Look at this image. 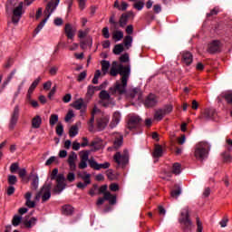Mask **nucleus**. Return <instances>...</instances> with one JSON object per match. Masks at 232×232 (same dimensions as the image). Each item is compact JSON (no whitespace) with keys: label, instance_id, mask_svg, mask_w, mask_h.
Instances as JSON below:
<instances>
[{"label":"nucleus","instance_id":"603ef678","mask_svg":"<svg viewBox=\"0 0 232 232\" xmlns=\"http://www.w3.org/2000/svg\"><path fill=\"white\" fill-rule=\"evenodd\" d=\"M102 34L105 39H109L111 37L110 30L108 26H105L102 29Z\"/></svg>","mask_w":232,"mask_h":232},{"label":"nucleus","instance_id":"774afa93","mask_svg":"<svg viewBox=\"0 0 232 232\" xmlns=\"http://www.w3.org/2000/svg\"><path fill=\"white\" fill-rule=\"evenodd\" d=\"M197 227H198L197 231L198 232H202L203 227H202V223H201L199 218H197Z\"/></svg>","mask_w":232,"mask_h":232},{"label":"nucleus","instance_id":"6e6552de","mask_svg":"<svg viewBox=\"0 0 232 232\" xmlns=\"http://www.w3.org/2000/svg\"><path fill=\"white\" fill-rule=\"evenodd\" d=\"M114 162L118 165L120 168H126V166L129 164L130 157L128 150H125L123 151V154L121 152H116L113 156Z\"/></svg>","mask_w":232,"mask_h":232},{"label":"nucleus","instance_id":"e2e57ef3","mask_svg":"<svg viewBox=\"0 0 232 232\" xmlns=\"http://www.w3.org/2000/svg\"><path fill=\"white\" fill-rule=\"evenodd\" d=\"M72 117H74V113L73 111L71 110L67 112V115H65V122H69Z\"/></svg>","mask_w":232,"mask_h":232},{"label":"nucleus","instance_id":"4c0bfd02","mask_svg":"<svg viewBox=\"0 0 232 232\" xmlns=\"http://www.w3.org/2000/svg\"><path fill=\"white\" fill-rule=\"evenodd\" d=\"M172 172L175 175H179L180 174V172H181V166H180L179 163L176 162V163L173 164Z\"/></svg>","mask_w":232,"mask_h":232},{"label":"nucleus","instance_id":"423d86ee","mask_svg":"<svg viewBox=\"0 0 232 232\" xmlns=\"http://www.w3.org/2000/svg\"><path fill=\"white\" fill-rule=\"evenodd\" d=\"M52 188H53L52 182H46L43 186L41 190L37 192L34 199L36 201H39L40 198H42L43 203L47 202L51 198V196H52V194H51Z\"/></svg>","mask_w":232,"mask_h":232},{"label":"nucleus","instance_id":"c03bdc74","mask_svg":"<svg viewBox=\"0 0 232 232\" xmlns=\"http://www.w3.org/2000/svg\"><path fill=\"white\" fill-rule=\"evenodd\" d=\"M59 121V117L57 114H52L50 117V125L55 126Z\"/></svg>","mask_w":232,"mask_h":232},{"label":"nucleus","instance_id":"a211bd4d","mask_svg":"<svg viewBox=\"0 0 232 232\" xmlns=\"http://www.w3.org/2000/svg\"><path fill=\"white\" fill-rule=\"evenodd\" d=\"M72 107L76 110H81L82 112H85L87 109V103L84 102L83 99H78L74 101V103H72Z\"/></svg>","mask_w":232,"mask_h":232},{"label":"nucleus","instance_id":"f3484780","mask_svg":"<svg viewBox=\"0 0 232 232\" xmlns=\"http://www.w3.org/2000/svg\"><path fill=\"white\" fill-rule=\"evenodd\" d=\"M217 117V111L215 109L209 108L206 109L202 114V118L208 120V121H215Z\"/></svg>","mask_w":232,"mask_h":232},{"label":"nucleus","instance_id":"338daca9","mask_svg":"<svg viewBox=\"0 0 232 232\" xmlns=\"http://www.w3.org/2000/svg\"><path fill=\"white\" fill-rule=\"evenodd\" d=\"M228 220L229 219H228L227 216H225V218L219 223L221 227H226L227 226Z\"/></svg>","mask_w":232,"mask_h":232},{"label":"nucleus","instance_id":"e433bc0d","mask_svg":"<svg viewBox=\"0 0 232 232\" xmlns=\"http://www.w3.org/2000/svg\"><path fill=\"white\" fill-rule=\"evenodd\" d=\"M22 220H23L22 216H17V215L14 216V218L12 219V224L14 227H17L21 224Z\"/></svg>","mask_w":232,"mask_h":232},{"label":"nucleus","instance_id":"ddd939ff","mask_svg":"<svg viewBox=\"0 0 232 232\" xmlns=\"http://www.w3.org/2000/svg\"><path fill=\"white\" fill-rule=\"evenodd\" d=\"M158 102L159 98L155 94L150 93L145 98L144 106L147 108H153L157 105Z\"/></svg>","mask_w":232,"mask_h":232},{"label":"nucleus","instance_id":"72a5a7b5","mask_svg":"<svg viewBox=\"0 0 232 232\" xmlns=\"http://www.w3.org/2000/svg\"><path fill=\"white\" fill-rule=\"evenodd\" d=\"M132 43H133L132 36H130V35L125 36V38L123 40V44L127 50H129L132 46Z\"/></svg>","mask_w":232,"mask_h":232},{"label":"nucleus","instance_id":"f257e3e1","mask_svg":"<svg viewBox=\"0 0 232 232\" xmlns=\"http://www.w3.org/2000/svg\"><path fill=\"white\" fill-rule=\"evenodd\" d=\"M119 75L121 82L117 81L113 86L110 87L109 92L111 95H123L127 92L128 82L131 75V66L130 64H119Z\"/></svg>","mask_w":232,"mask_h":232},{"label":"nucleus","instance_id":"dca6fc26","mask_svg":"<svg viewBox=\"0 0 232 232\" xmlns=\"http://www.w3.org/2000/svg\"><path fill=\"white\" fill-rule=\"evenodd\" d=\"M76 34V29L71 24H65V35L67 39L73 41Z\"/></svg>","mask_w":232,"mask_h":232},{"label":"nucleus","instance_id":"20e7f679","mask_svg":"<svg viewBox=\"0 0 232 232\" xmlns=\"http://www.w3.org/2000/svg\"><path fill=\"white\" fill-rule=\"evenodd\" d=\"M210 150V145L208 142H198L195 146L194 155L195 158L199 160L203 161L208 156V152Z\"/></svg>","mask_w":232,"mask_h":232},{"label":"nucleus","instance_id":"864d4df0","mask_svg":"<svg viewBox=\"0 0 232 232\" xmlns=\"http://www.w3.org/2000/svg\"><path fill=\"white\" fill-rule=\"evenodd\" d=\"M17 183V178L15 175H9L8 176V184L9 185H15Z\"/></svg>","mask_w":232,"mask_h":232},{"label":"nucleus","instance_id":"3c124183","mask_svg":"<svg viewBox=\"0 0 232 232\" xmlns=\"http://www.w3.org/2000/svg\"><path fill=\"white\" fill-rule=\"evenodd\" d=\"M175 189L171 191V197L172 198H178L181 194V188L178 186H175Z\"/></svg>","mask_w":232,"mask_h":232},{"label":"nucleus","instance_id":"0e129e2a","mask_svg":"<svg viewBox=\"0 0 232 232\" xmlns=\"http://www.w3.org/2000/svg\"><path fill=\"white\" fill-rule=\"evenodd\" d=\"M172 106L171 105H166L162 111H163V113L166 115V114H169L172 111Z\"/></svg>","mask_w":232,"mask_h":232},{"label":"nucleus","instance_id":"473e14b6","mask_svg":"<svg viewBox=\"0 0 232 232\" xmlns=\"http://www.w3.org/2000/svg\"><path fill=\"white\" fill-rule=\"evenodd\" d=\"M164 116H166V114L164 113V111L162 109H159L154 113V120H156L158 121H162Z\"/></svg>","mask_w":232,"mask_h":232},{"label":"nucleus","instance_id":"5701e85b","mask_svg":"<svg viewBox=\"0 0 232 232\" xmlns=\"http://www.w3.org/2000/svg\"><path fill=\"white\" fill-rule=\"evenodd\" d=\"M182 62L186 64V65H190L193 62V56L189 52H183L182 53Z\"/></svg>","mask_w":232,"mask_h":232},{"label":"nucleus","instance_id":"ea45409f","mask_svg":"<svg viewBox=\"0 0 232 232\" xmlns=\"http://www.w3.org/2000/svg\"><path fill=\"white\" fill-rule=\"evenodd\" d=\"M88 46H92V40H82V42H80V47L84 50L87 48Z\"/></svg>","mask_w":232,"mask_h":232},{"label":"nucleus","instance_id":"4d7b16f0","mask_svg":"<svg viewBox=\"0 0 232 232\" xmlns=\"http://www.w3.org/2000/svg\"><path fill=\"white\" fill-rule=\"evenodd\" d=\"M222 156L225 163H230L232 161V157L230 156L229 153L224 152Z\"/></svg>","mask_w":232,"mask_h":232},{"label":"nucleus","instance_id":"0eeeda50","mask_svg":"<svg viewBox=\"0 0 232 232\" xmlns=\"http://www.w3.org/2000/svg\"><path fill=\"white\" fill-rule=\"evenodd\" d=\"M143 121L139 115H130L128 120V130L130 131H139L142 128Z\"/></svg>","mask_w":232,"mask_h":232},{"label":"nucleus","instance_id":"c85d7f7f","mask_svg":"<svg viewBox=\"0 0 232 232\" xmlns=\"http://www.w3.org/2000/svg\"><path fill=\"white\" fill-rule=\"evenodd\" d=\"M73 208L71 205H63L62 207V213L65 216H71L72 215Z\"/></svg>","mask_w":232,"mask_h":232},{"label":"nucleus","instance_id":"69168bd1","mask_svg":"<svg viewBox=\"0 0 232 232\" xmlns=\"http://www.w3.org/2000/svg\"><path fill=\"white\" fill-rule=\"evenodd\" d=\"M75 180V174L73 172H69L67 174V181L72 183Z\"/></svg>","mask_w":232,"mask_h":232},{"label":"nucleus","instance_id":"09e8293b","mask_svg":"<svg viewBox=\"0 0 232 232\" xmlns=\"http://www.w3.org/2000/svg\"><path fill=\"white\" fill-rule=\"evenodd\" d=\"M94 93H95V86H93V85H89V86L87 87L86 96H87V97H92V96H93Z\"/></svg>","mask_w":232,"mask_h":232},{"label":"nucleus","instance_id":"f8f14e48","mask_svg":"<svg viewBox=\"0 0 232 232\" xmlns=\"http://www.w3.org/2000/svg\"><path fill=\"white\" fill-rule=\"evenodd\" d=\"M221 46H222V44H221V42H219V40H213L208 45V52L211 54L220 53L221 52Z\"/></svg>","mask_w":232,"mask_h":232},{"label":"nucleus","instance_id":"37998d69","mask_svg":"<svg viewBox=\"0 0 232 232\" xmlns=\"http://www.w3.org/2000/svg\"><path fill=\"white\" fill-rule=\"evenodd\" d=\"M38 187H39V177L34 176V178L33 179V181H32V189L37 190Z\"/></svg>","mask_w":232,"mask_h":232},{"label":"nucleus","instance_id":"052dcab7","mask_svg":"<svg viewBox=\"0 0 232 232\" xmlns=\"http://www.w3.org/2000/svg\"><path fill=\"white\" fill-rule=\"evenodd\" d=\"M88 185H90V183H86L84 181L83 182L80 181V182H78V184H76V188H78L79 189L83 190L87 188Z\"/></svg>","mask_w":232,"mask_h":232},{"label":"nucleus","instance_id":"412c9836","mask_svg":"<svg viewBox=\"0 0 232 232\" xmlns=\"http://www.w3.org/2000/svg\"><path fill=\"white\" fill-rule=\"evenodd\" d=\"M164 154V150L162 149V146L160 144H156L154 148V151L152 153V156L154 159H160L162 158V155Z\"/></svg>","mask_w":232,"mask_h":232},{"label":"nucleus","instance_id":"b1692460","mask_svg":"<svg viewBox=\"0 0 232 232\" xmlns=\"http://www.w3.org/2000/svg\"><path fill=\"white\" fill-rule=\"evenodd\" d=\"M118 74H120V64L118 62H113L111 63V68L110 69V75L116 77Z\"/></svg>","mask_w":232,"mask_h":232},{"label":"nucleus","instance_id":"680f3d73","mask_svg":"<svg viewBox=\"0 0 232 232\" xmlns=\"http://www.w3.org/2000/svg\"><path fill=\"white\" fill-rule=\"evenodd\" d=\"M57 158L55 156H52L50 159H48L45 162V166H51L52 164H53L54 162H56Z\"/></svg>","mask_w":232,"mask_h":232},{"label":"nucleus","instance_id":"a878e982","mask_svg":"<svg viewBox=\"0 0 232 232\" xmlns=\"http://www.w3.org/2000/svg\"><path fill=\"white\" fill-rule=\"evenodd\" d=\"M24 198L26 199V202H25V206L26 207H28L29 208H35V202L31 200V198H32V192H30V191L26 192Z\"/></svg>","mask_w":232,"mask_h":232},{"label":"nucleus","instance_id":"bf43d9fd","mask_svg":"<svg viewBox=\"0 0 232 232\" xmlns=\"http://www.w3.org/2000/svg\"><path fill=\"white\" fill-rule=\"evenodd\" d=\"M120 62L122 63L130 62V56L128 53H124L120 57Z\"/></svg>","mask_w":232,"mask_h":232},{"label":"nucleus","instance_id":"9d476101","mask_svg":"<svg viewBox=\"0 0 232 232\" xmlns=\"http://www.w3.org/2000/svg\"><path fill=\"white\" fill-rule=\"evenodd\" d=\"M108 185H102L98 188V194H103L104 200H108L111 205H115L117 202V197L107 191Z\"/></svg>","mask_w":232,"mask_h":232},{"label":"nucleus","instance_id":"39448f33","mask_svg":"<svg viewBox=\"0 0 232 232\" xmlns=\"http://www.w3.org/2000/svg\"><path fill=\"white\" fill-rule=\"evenodd\" d=\"M60 4V0H51L46 6L45 12L48 13L47 17H45L35 28L34 33L38 34L40 31L44 27L46 22L48 21L49 17L55 11L56 7Z\"/></svg>","mask_w":232,"mask_h":232},{"label":"nucleus","instance_id":"f704fd0d","mask_svg":"<svg viewBox=\"0 0 232 232\" xmlns=\"http://www.w3.org/2000/svg\"><path fill=\"white\" fill-rule=\"evenodd\" d=\"M99 98L102 101H111V95L110 93L105 91V90H102V92H100L99 93Z\"/></svg>","mask_w":232,"mask_h":232},{"label":"nucleus","instance_id":"c9c22d12","mask_svg":"<svg viewBox=\"0 0 232 232\" xmlns=\"http://www.w3.org/2000/svg\"><path fill=\"white\" fill-rule=\"evenodd\" d=\"M145 6V3L143 1H137L133 4V8L138 11H142Z\"/></svg>","mask_w":232,"mask_h":232},{"label":"nucleus","instance_id":"c756f323","mask_svg":"<svg viewBox=\"0 0 232 232\" xmlns=\"http://www.w3.org/2000/svg\"><path fill=\"white\" fill-rule=\"evenodd\" d=\"M41 124H42V118L39 115L35 116L32 120V128H34L35 130H37L38 128H40Z\"/></svg>","mask_w":232,"mask_h":232},{"label":"nucleus","instance_id":"8fccbe9b","mask_svg":"<svg viewBox=\"0 0 232 232\" xmlns=\"http://www.w3.org/2000/svg\"><path fill=\"white\" fill-rule=\"evenodd\" d=\"M96 191H99V186L97 184H93L89 190V195L91 197H94L96 195Z\"/></svg>","mask_w":232,"mask_h":232},{"label":"nucleus","instance_id":"bb28decb","mask_svg":"<svg viewBox=\"0 0 232 232\" xmlns=\"http://www.w3.org/2000/svg\"><path fill=\"white\" fill-rule=\"evenodd\" d=\"M128 20L129 15L127 14H122L119 19V26L124 28L128 24Z\"/></svg>","mask_w":232,"mask_h":232},{"label":"nucleus","instance_id":"aec40b11","mask_svg":"<svg viewBox=\"0 0 232 232\" xmlns=\"http://www.w3.org/2000/svg\"><path fill=\"white\" fill-rule=\"evenodd\" d=\"M121 115L119 111H115L112 115V120L110 123V128L113 130V128H116L118 124H120Z\"/></svg>","mask_w":232,"mask_h":232},{"label":"nucleus","instance_id":"6e6d98bb","mask_svg":"<svg viewBox=\"0 0 232 232\" xmlns=\"http://www.w3.org/2000/svg\"><path fill=\"white\" fill-rule=\"evenodd\" d=\"M63 131H64L63 125L62 123H58L56 127L57 135H59V137H62Z\"/></svg>","mask_w":232,"mask_h":232},{"label":"nucleus","instance_id":"393cba45","mask_svg":"<svg viewBox=\"0 0 232 232\" xmlns=\"http://www.w3.org/2000/svg\"><path fill=\"white\" fill-rule=\"evenodd\" d=\"M29 218V216H26L23 221L24 227L26 228H31L33 227L34 226H35L36 222H37V219L36 218H31V219H28Z\"/></svg>","mask_w":232,"mask_h":232},{"label":"nucleus","instance_id":"4be33fe9","mask_svg":"<svg viewBox=\"0 0 232 232\" xmlns=\"http://www.w3.org/2000/svg\"><path fill=\"white\" fill-rule=\"evenodd\" d=\"M91 178L92 175L90 173H87V171L78 172V179H81L86 184L92 183Z\"/></svg>","mask_w":232,"mask_h":232},{"label":"nucleus","instance_id":"2f4dec72","mask_svg":"<svg viewBox=\"0 0 232 232\" xmlns=\"http://www.w3.org/2000/svg\"><path fill=\"white\" fill-rule=\"evenodd\" d=\"M101 64H102V72L103 75L107 74L110 70V67H111L110 62L102 61Z\"/></svg>","mask_w":232,"mask_h":232},{"label":"nucleus","instance_id":"7ed1b4c3","mask_svg":"<svg viewBox=\"0 0 232 232\" xmlns=\"http://www.w3.org/2000/svg\"><path fill=\"white\" fill-rule=\"evenodd\" d=\"M58 172L59 170L57 168L53 169L49 179L52 181L56 180V186L53 188V192L55 194H61L66 187L65 177L63 176V174L58 175Z\"/></svg>","mask_w":232,"mask_h":232},{"label":"nucleus","instance_id":"9b49d317","mask_svg":"<svg viewBox=\"0 0 232 232\" xmlns=\"http://www.w3.org/2000/svg\"><path fill=\"white\" fill-rule=\"evenodd\" d=\"M88 164L90 168L94 170H101L102 169H108L111 167L110 162H104L102 164H99L94 159L89 160Z\"/></svg>","mask_w":232,"mask_h":232},{"label":"nucleus","instance_id":"58836bf2","mask_svg":"<svg viewBox=\"0 0 232 232\" xmlns=\"http://www.w3.org/2000/svg\"><path fill=\"white\" fill-rule=\"evenodd\" d=\"M96 112H97V109L96 108L92 109V113H91V115H92L91 119L88 121V124H89V126H91V128H93V124H94V121H95V113Z\"/></svg>","mask_w":232,"mask_h":232},{"label":"nucleus","instance_id":"1a4fd4ad","mask_svg":"<svg viewBox=\"0 0 232 232\" xmlns=\"http://www.w3.org/2000/svg\"><path fill=\"white\" fill-rule=\"evenodd\" d=\"M179 222L182 225H184L183 227V230L185 232H188V231H190L191 230V226H192V223H191V220L189 219V213H188V208H184L182 211H181V214H180V218L179 219Z\"/></svg>","mask_w":232,"mask_h":232},{"label":"nucleus","instance_id":"de8ad7c7","mask_svg":"<svg viewBox=\"0 0 232 232\" xmlns=\"http://www.w3.org/2000/svg\"><path fill=\"white\" fill-rule=\"evenodd\" d=\"M19 170V163L18 162H14L10 166V172L12 174L16 173Z\"/></svg>","mask_w":232,"mask_h":232},{"label":"nucleus","instance_id":"2eb2a0df","mask_svg":"<svg viewBox=\"0 0 232 232\" xmlns=\"http://www.w3.org/2000/svg\"><path fill=\"white\" fill-rule=\"evenodd\" d=\"M18 117H19V106L16 105L11 116L10 124H9L10 130H14L15 124H17Z\"/></svg>","mask_w":232,"mask_h":232},{"label":"nucleus","instance_id":"a18cd8bd","mask_svg":"<svg viewBox=\"0 0 232 232\" xmlns=\"http://www.w3.org/2000/svg\"><path fill=\"white\" fill-rule=\"evenodd\" d=\"M42 78L38 77L30 86L29 88V92H34V89L37 87V85L39 84V82H41Z\"/></svg>","mask_w":232,"mask_h":232},{"label":"nucleus","instance_id":"a19ab883","mask_svg":"<svg viewBox=\"0 0 232 232\" xmlns=\"http://www.w3.org/2000/svg\"><path fill=\"white\" fill-rule=\"evenodd\" d=\"M78 133V127L76 125H72V127L69 129V137H76Z\"/></svg>","mask_w":232,"mask_h":232},{"label":"nucleus","instance_id":"6ab92c4d","mask_svg":"<svg viewBox=\"0 0 232 232\" xmlns=\"http://www.w3.org/2000/svg\"><path fill=\"white\" fill-rule=\"evenodd\" d=\"M123 136L121 134H116L114 136V140H113V149H115L116 150H120L122 145H123Z\"/></svg>","mask_w":232,"mask_h":232},{"label":"nucleus","instance_id":"cd10ccee","mask_svg":"<svg viewBox=\"0 0 232 232\" xmlns=\"http://www.w3.org/2000/svg\"><path fill=\"white\" fill-rule=\"evenodd\" d=\"M124 38V33L121 30H115L112 33V39L115 41H121Z\"/></svg>","mask_w":232,"mask_h":232},{"label":"nucleus","instance_id":"4468645a","mask_svg":"<svg viewBox=\"0 0 232 232\" xmlns=\"http://www.w3.org/2000/svg\"><path fill=\"white\" fill-rule=\"evenodd\" d=\"M110 121V116L106 115L97 120V128L100 131L105 130Z\"/></svg>","mask_w":232,"mask_h":232},{"label":"nucleus","instance_id":"7c9ffc66","mask_svg":"<svg viewBox=\"0 0 232 232\" xmlns=\"http://www.w3.org/2000/svg\"><path fill=\"white\" fill-rule=\"evenodd\" d=\"M124 52V45L123 44H117L114 45L112 53L116 55H120L121 53Z\"/></svg>","mask_w":232,"mask_h":232},{"label":"nucleus","instance_id":"13d9d810","mask_svg":"<svg viewBox=\"0 0 232 232\" xmlns=\"http://www.w3.org/2000/svg\"><path fill=\"white\" fill-rule=\"evenodd\" d=\"M223 97L226 99L228 104L232 105V92H227L223 95Z\"/></svg>","mask_w":232,"mask_h":232},{"label":"nucleus","instance_id":"5fc2aeb1","mask_svg":"<svg viewBox=\"0 0 232 232\" xmlns=\"http://www.w3.org/2000/svg\"><path fill=\"white\" fill-rule=\"evenodd\" d=\"M76 160H77V154L72 151L69 155V160H67V163H75Z\"/></svg>","mask_w":232,"mask_h":232},{"label":"nucleus","instance_id":"49530a36","mask_svg":"<svg viewBox=\"0 0 232 232\" xmlns=\"http://www.w3.org/2000/svg\"><path fill=\"white\" fill-rule=\"evenodd\" d=\"M89 155H90V151L89 150H83L82 151V155H81V160L82 161H87L89 162Z\"/></svg>","mask_w":232,"mask_h":232},{"label":"nucleus","instance_id":"79ce46f5","mask_svg":"<svg viewBox=\"0 0 232 232\" xmlns=\"http://www.w3.org/2000/svg\"><path fill=\"white\" fill-rule=\"evenodd\" d=\"M16 71H13L10 75L7 77V79L3 82L2 84V89H5L6 87V85L11 82V80L13 79L14 75L15 74Z\"/></svg>","mask_w":232,"mask_h":232},{"label":"nucleus","instance_id":"f03ea898","mask_svg":"<svg viewBox=\"0 0 232 232\" xmlns=\"http://www.w3.org/2000/svg\"><path fill=\"white\" fill-rule=\"evenodd\" d=\"M17 0H7L5 5V12L7 15H12V22L17 24L23 14V2H20L18 5Z\"/></svg>","mask_w":232,"mask_h":232}]
</instances>
